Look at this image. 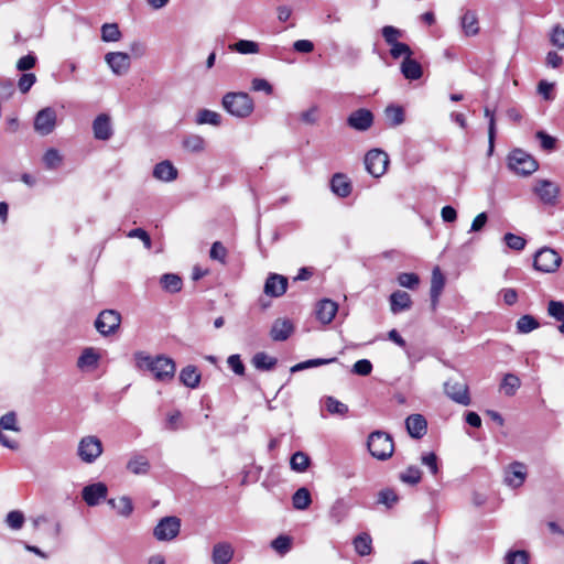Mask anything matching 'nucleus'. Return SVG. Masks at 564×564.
Masks as SVG:
<instances>
[{"label":"nucleus","instance_id":"1","mask_svg":"<svg viewBox=\"0 0 564 564\" xmlns=\"http://www.w3.org/2000/svg\"><path fill=\"white\" fill-rule=\"evenodd\" d=\"M135 365L139 369L151 371L158 381H170L175 376L176 366L172 358L164 355L151 357L142 351L134 355Z\"/></svg>","mask_w":564,"mask_h":564},{"label":"nucleus","instance_id":"2","mask_svg":"<svg viewBox=\"0 0 564 564\" xmlns=\"http://www.w3.org/2000/svg\"><path fill=\"white\" fill-rule=\"evenodd\" d=\"M223 107L235 117L246 118L253 111V101L247 93H227Z\"/></svg>","mask_w":564,"mask_h":564},{"label":"nucleus","instance_id":"3","mask_svg":"<svg viewBox=\"0 0 564 564\" xmlns=\"http://www.w3.org/2000/svg\"><path fill=\"white\" fill-rule=\"evenodd\" d=\"M367 446L371 456L379 460L388 459L394 452L392 437L382 431L372 432L368 437Z\"/></svg>","mask_w":564,"mask_h":564},{"label":"nucleus","instance_id":"4","mask_svg":"<svg viewBox=\"0 0 564 564\" xmlns=\"http://www.w3.org/2000/svg\"><path fill=\"white\" fill-rule=\"evenodd\" d=\"M508 166L516 174L528 176L538 170L539 164L529 153L521 149H514L508 156Z\"/></svg>","mask_w":564,"mask_h":564},{"label":"nucleus","instance_id":"5","mask_svg":"<svg viewBox=\"0 0 564 564\" xmlns=\"http://www.w3.org/2000/svg\"><path fill=\"white\" fill-rule=\"evenodd\" d=\"M104 446L95 435H87L80 438L77 447V455L86 464L95 463L102 454Z\"/></svg>","mask_w":564,"mask_h":564},{"label":"nucleus","instance_id":"6","mask_svg":"<svg viewBox=\"0 0 564 564\" xmlns=\"http://www.w3.org/2000/svg\"><path fill=\"white\" fill-rule=\"evenodd\" d=\"M561 261L562 259L555 250L543 247L536 251L533 260V267L536 271L551 273L557 270Z\"/></svg>","mask_w":564,"mask_h":564},{"label":"nucleus","instance_id":"7","mask_svg":"<svg viewBox=\"0 0 564 564\" xmlns=\"http://www.w3.org/2000/svg\"><path fill=\"white\" fill-rule=\"evenodd\" d=\"M445 394L454 402L462 405L470 404L468 384L464 379L451 378L444 383Z\"/></svg>","mask_w":564,"mask_h":564},{"label":"nucleus","instance_id":"8","mask_svg":"<svg viewBox=\"0 0 564 564\" xmlns=\"http://www.w3.org/2000/svg\"><path fill=\"white\" fill-rule=\"evenodd\" d=\"M389 156L379 149L370 150L365 156V166L367 172L373 177L382 176L388 167Z\"/></svg>","mask_w":564,"mask_h":564},{"label":"nucleus","instance_id":"9","mask_svg":"<svg viewBox=\"0 0 564 564\" xmlns=\"http://www.w3.org/2000/svg\"><path fill=\"white\" fill-rule=\"evenodd\" d=\"M121 315L115 310H105L99 313L95 321V327L102 336H109L119 328Z\"/></svg>","mask_w":564,"mask_h":564},{"label":"nucleus","instance_id":"10","mask_svg":"<svg viewBox=\"0 0 564 564\" xmlns=\"http://www.w3.org/2000/svg\"><path fill=\"white\" fill-rule=\"evenodd\" d=\"M532 191L544 205H556L560 195V187L554 182L549 180H536Z\"/></svg>","mask_w":564,"mask_h":564},{"label":"nucleus","instance_id":"11","mask_svg":"<svg viewBox=\"0 0 564 564\" xmlns=\"http://www.w3.org/2000/svg\"><path fill=\"white\" fill-rule=\"evenodd\" d=\"M57 113L52 107L41 109L34 118V130L41 135H48L56 127Z\"/></svg>","mask_w":564,"mask_h":564},{"label":"nucleus","instance_id":"12","mask_svg":"<svg viewBox=\"0 0 564 564\" xmlns=\"http://www.w3.org/2000/svg\"><path fill=\"white\" fill-rule=\"evenodd\" d=\"M181 521L177 517H165L160 520L153 530V535L159 541H171L180 533Z\"/></svg>","mask_w":564,"mask_h":564},{"label":"nucleus","instance_id":"13","mask_svg":"<svg viewBox=\"0 0 564 564\" xmlns=\"http://www.w3.org/2000/svg\"><path fill=\"white\" fill-rule=\"evenodd\" d=\"M352 509V502L349 498H337L328 510V519L333 524L343 523L349 516Z\"/></svg>","mask_w":564,"mask_h":564},{"label":"nucleus","instance_id":"14","mask_svg":"<svg viewBox=\"0 0 564 564\" xmlns=\"http://www.w3.org/2000/svg\"><path fill=\"white\" fill-rule=\"evenodd\" d=\"M105 61L117 76L127 74L131 65L130 56L124 52H109L105 55Z\"/></svg>","mask_w":564,"mask_h":564},{"label":"nucleus","instance_id":"15","mask_svg":"<svg viewBox=\"0 0 564 564\" xmlns=\"http://www.w3.org/2000/svg\"><path fill=\"white\" fill-rule=\"evenodd\" d=\"M347 123L357 131H367L373 123V115L370 110L361 108L348 116Z\"/></svg>","mask_w":564,"mask_h":564},{"label":"nucleus","instance_id":"16","mask_svg":"<svg viewBox=\"0 0 564 564\" xmlns=\"http://www.w3.org/2000/svg\"><path fill=\"white\" fill-rule=\"evenodd\" d=\"M107 486L104 482H96L86 486L82 491V497L84 501L93 507L100 503L101 500L107 497Z\"/></svg>","mask_w":564,"mask_h":564},{"label":"nucleus","instance_id":"17","mask_svg":"<svg viewBox=\"0 0 564 564\" xmlns=\"http://www.w3.org/2000/svg\"><path fill=\"white\" fill-rule=\"evenodd\" d=\"M525 476V466L522 463L514 462L506 469L505 482L512 488H518L524 482Z\"/></svg>","mask_w":564,"mask_h":564},{"label":"nucleus","instance_id":"18","mask_svg":"<svg viewBox=\"0 0 564 564\" xmlns=\"http://www.w3.org/2000/svg\"><path fill=\"white\" fill-rule=\"evenodd\" d=\"M288 279L283 275L272 273L264 283V293L269 296L278 297L285 293Z\"/></svg>","mask_w":564,"mask_h":564},{"label":"nucleus","instance_id":"19","mask_svg":"<svg viewBox=\"0 0 564 564\" xmlns=\"http://www.w3.org/2000/svg\"><path fill=\"white\" fill-rule=\"evenodd\" d=\"M93 131L97 140H109L113 133L110 117L106 113L98 115L93 122Z\"/></svg>","mask_w":564,"mask_h":564},{"label":"nucleus","instance_id":"20","mask_svg":"<svg viewBox=\"0 0 564 564\" xmlns=\"http://www.w3.org/2000/svg\"><path fill=\"white\" fill-rule=\"evenodd\" d=\"M445 286V276L443 275L441 269L438 267H435L432 271V278H431V306L432 310H435L438 304V299L443 292V289Z\"/></svg>","mask_w":564,"mask_h":564},{"label":"nucleus","instance_id":"21","mask_svg":"<svg viewBox=\"0 0 564 564\" xmlns=\"http://www.w3.org/2000/svg\"><path fill=\"white\" fill-rule=\"evenodd\" d=\"M294 327L290 319L279 318L273 323L270 336L275 341H284L291 336Z\"/></svg>","mask_w":564,"mask_h":564},{"label":"nucleus","instance_id":"22","mask_svg":"<svg viewBox=\"0 0 564 564\" xmlns=\"http://www.w3.org/2000/svg\"><path fill=\"white\" fill-rule=\"evenodd\" d=\"M409 434L414 438H421L426 434L427 423L423 415L411 414L405 420Z\"/></svg>","mask_w":564,"mask_h":564},{"label":"nucleus","instance_id":"23","mask_svg":"<svg viewBox=\"0 0 564 564\" xmlns=\"http://www.w3.org/2000/svg\"><path fill=\"white\" fill-rule=\"evenodd\" d=\"M234 557V547L228 542L216 543L212 552L213 564H228Z\"/></svg>","mask_w":564,"mask_h":564},{"label":"nucleus","instance_id":"24","mask_svg":"<svg viewBox=\"0 0 564 564\" xmlns=\"http://www.w3.org/2000/svg\"><path fill=\"white\" fill-rule=\"evenodd\" d=\"M338 306L332 300L325 299L317 304L316 316L323 324H328L333 321L337 313Z\"/></svg>","mask_w":564,"mask_h":564},{"label":"nucleus","instance_id":"25","mask_svg":"<svg viewBox=\"0 0 564 564\" xmlns=\"http://www.w3.org/2000/svg\"><path fill=\"white\" fill-rule=\"evenodd\" d=\"M100 355L93 347H86L77 359V367L82 371L95 369L98 366Z\"/></svg>","mask_w":564,"mask_h":564},{"label":"nucleus","instance_id":"26","mask_svg":"<svg viewBox=\"0 0 564 564\" xmlns=\"http://www.w3.org/2000/svg\"><path fill=\"white\" fill-rule=\"evenodd\" d=\"M330 189L338 197H347L351 193L349 178L341 173H336L330 180Z\"/></svg>","mask_w":564,"mask_h":564},{"label":"nucleus","instance_id":"27","mask_svg":"<svg viewBox=\"0 0 564 564\" xmlns=\"http://www.w3.org/2000/svg\"><path fill=\"white\" fill-rule=\"evenodd\" d=\"M153 176L163 182H172L177 177V170L170 161H162L154 166Z\"/></svg>","mask_w":564,"mask_h":564},{"label":"nucleus","instance_id":"28","mask_svg":"<svg viewBox=\"0 0 564 564\" xmlns=\"http://www.w3.org/2000/svg\"><path fill=\"white\" fill-rule=\"evenodd\" d=\"M411 305V296L404 291H395L390 295V308L393 314L406 311Z\"/></svg>","mask_w":564,"mask_h":564},{"label":"nucleus","instance_id":"29","mask_svg":"<svg viewBox=\"0 0 564 564\" xmlns=\"http://www.w3.org/2000/svg\"><path fill=\"white\" fill-rule=\"evenodd\" d=\"M400 69L402 75L409 80H417L423 75L421 64L413 59L412 56L402 61Z\"/></svg>","mask_w":564,"mask_h":564},{"label":"nucleus","instance_id":"30","mask_svg":"<svg viewBox=\"0 0 564 564\" xmlns=\"http://www.w3.org/2000/svg\"><path fill=\"white\" fill-rule=\"evenodd\" d=\"M460 24L466 36H474L479 32L478 17L475 11L467 10L462 17Z\"/></svg>","mask_w":564,"mask_h":564},{"label":"nucleus","instance_id":"31","mask_svg":"<svg viewBox=\"0 0 564 564\" xmlns=\"http://www.w3.org/2000/svg\"><path fill=\"white\" fill-rule=\"evenodd\" d=\"M180 380L184 386L195 389L200 382V373L195 366L189 365L181 370Z\"/></svg>","mask_w":564,"mask_h":564},{"label":"nucleus","instance_id":"32","mask_svg":"<svg viewBox=\"0 0 564 564\" xmlns=\"http://www.w3.org/2000/svg\"><path fill=\"white\" fill-rule=\"evenodd\" d=\"M161 286L169 293H177L182 290L183 281L174 273H165L160 279Z\"/></svg>","mask_w":564,"mask_h":564},{"label":"nucleus","instance_id":"33","mask_svg":"<svg viewBox=\"0 0 564 564\" xmlns=\"http://www.w3.org/2000/svg\"><path fill=\"white\" fill-rule=\"evenodd\" d=\"M384 116L390 127H398L405 120L404 110L400 106H388L384 109Z\"/></svg>","mask_w":564,"mask_h":564},{"label":"nucleus","instance_id":"34","mask_svg":"<svg viewBox=\"0 0 564 564\" xmlns=\"http://www.w3.org/2000/svg\"><path fill=\"white\" fill-rule=\"evenodd\" d=\"M150 468V463L143 455L133 456L127 464V469L134 475L147 474Z\"/></svg>","mask_w":564,"mask_h":564},{"label":"nucleus","instance_id":"35","mask_svg":"<svg viewBox=\"0 0 564 564\" xmlns=\"http://www.w3.org/2000/svg\"><path fill=\"white\" fill-rule=\"evenodd\" d=\"M355 551L360 556L369 555L372 551V540L368 533H360L354 539Z\"/></svg>","mask_w":564,"mask_h":564},{"label":"nucleus","instance_id":"36","mask_svg":"<svg viewBox=\"0 0 564 564\" xmlns=\"http://www.w3.org/2000/svg\"><path fill=\"white\" fill-rule=\"evenodd\" d=\"M547 314L560 322L558 330L564 335V303L561 301H550L547 305Z\"/></svg>","mask_w":564,"mask_h":564},{"label":"nucleus","instance_id":"37","mask_svg":"<svg viewBox=\"0 0 564 564\" xmlns=\"http://www.w3.org/2000/svg\"><path fill=\"white\" fill-rule=\"evenodd\" d=\"M293 507L297 510H305L312 502L311 494L307 488L297 489L292 497Z\"/></svg>","mask_w":564,"mask_h":564},{"label":"nucleus","instance_id":"38","mask_svg":"<svg viewBox=\"0 0 564 564\" xmlns=\"http://www.w3.org/2000/svg\"><path fill=\"white\" fill-rule=\"evenodd\" d=\"M108 503L122 517H128L133 510L132 502L128 497H121L118 500L110 499Z\"/></svg>","mask_w":564,"mask_h":564},{"label":"nucleus","instance_id":"39","mask_svg":"<svg viewBox=\"0 0 564 564\" xmlns=\"http://www.w3.org/2000/svg\"><path fill=\"white\" fill-rule=\"evenodd\" d=\"M252 364L259 370H271L276 365V359L265 352H257L252 358Z\"/></svg>","mask_w":564,"mask_h":564},{"label":"nucleus","instance_id":"40","mask_svg":"<svg viewBox=\"0 0 564 564\" xmlns=\"http://www.w3.org/2000/svg\"><path fill=\"white\" fill-rule=\"evenodd\" d=\"M197 123L199 124H212V126H220L221 116L213 110L203 109L197 113Z\"/></svg>","mask_w":564,"mask_h":564},{"label":"nucleus","instance_id":"41","mask_svg":"<svg viewBox=\"0 0 564 564\" xmlns=\"http://www.w3.org/2000/svg\"><path fill=\"white\" fill-rule=\"evenodd\" d=\"M271 547L281 556L290 552L292 547V538L281 534L271 541Z\"/></svg>","mask_w":564,"mask_h":564},{"label":"nucleus","instance_id":"42","mask_svg":"<svg viewBox=\"0 0 564 564\" xmlns=\"http://www.w3.org/2000/svg\"><path fill=\"white\" fill-rule=\"evenodd\" d=\"M183 147L191 152H202L205 149V140L198 134H189L184 138Z\"/></svg>","mask_w":564,"mask_h":564},{"label":"nucleus","instance_id":"43","mask_svg":"<svg viewBox=\"0 0 564 564\" xmlns=\"http://www.w3.org/2000/svg\"><path fill=\"white\" fill-rule=\"evenodd\" d=\"M485 117L488 118V154L491 155L495 147V138H496V119L495 113L489 108H485Z\"/></svg>","mask_w":564,"mask_h":564},{"label":"nucleus","instance_id":"44","mask_svg":"<svg viewBox=\"0 0 564 564\" xmlns=\"http://www.w3.org/2000/svg\"><path fill=\"white\" fill-rule=\"evenodd\" d=\"M539 326V322L532 315H523L517 322V330L520 334H528Z\"/></svg>","mask_w":564,"mask_h":564},{"label":"nucleus","instance_id":"45","mask_svg":"<svg viewBox=\"0 0 564 564\" xmlns=\"http://www.w3.org/2000/svg\"><path fill=\"white\" fill-rule=\"evenodd\" d=\"M230 48L240 54H257L259 53V44L249 40H239Z\"/></svg>","mask_w":564,"mask_h":564},{"label":"nucleus","instance_id":"46","mask_svg":"<svg viewBox=\"0 0 564 564\" xmlns=\"http://www.w3.org/2000/svg\"><path fill=\"white\" fill-rule=\"evenodd\" d=\"M290 465L293 470L303 473L310 465V457L303 452H296L292 455Z\"/></svg>","mask_w":564,"mask_h":564},{"label":"nucleus","instance_id":"47","mask_svg":"<svg viewBox=\"0 0 564 564\" xmlns=\"http://www.w3.org/2000/svg\"><path fill=\"white\" fill-rule=\"evenodd\" d=\"M121 37V32L116 23H106L101 26V39L105 42H117Z\"/></svg>","mask_w":564,"mask_h":564},{"label":"nucleus","instance_id":"48","mask_svg":"<svg viewBox=\"0 0 564 564\" xmlns=\"http://www.w3.org/2000/svg\"><path fill=\"white\" fill-rule=\"evenodd\" d=\"M501 388L506 395L511 397L520 388V379L516 375L508 373L502 380Z\"/></svg>","mask_w":564,"mask_h":564},{"label":"nucleus","instance_id":"49","mask_svg":"<svg viewBox=\"0 0 564 564\" xmlns=\"http://www.w3.org/2000/svg\"><path fill=\"white\" fill-rule=\"evenodd\" d=\"M325 408L330 414L345 415L348 406L333 397L325 398Z\"/></svg>","mask_w":564,"mask_h":564},{"label":"nucleus","instance_id":"50","mask_svg":"<svg viewBox=\"0 0 564 564\" xmlns=\"http://www.w3.org/2000/svg\"><path fill=\"white\" fill-rule=\"evenodd\" d=\"M390 55L394 59H399L401 57H403V59H405V58L412 56L413 52L408 44L399 41V42L390 45Z\"/></svg>","mask_w":564,"mask_h":564},{"label":"nucleus","instance_id":"51","mask_svg":"<svg viewBox=\"0 0 564 564\" xmlns=\"http://www.w3.org/2000/svg\"><path fill=\"white\" fill-rule=\"evenodd\" d=\"M63 158L56 149H48L43 155V162L50 170L56 169L61 165Z\"/></svg>","mask_w":564,"mask_h":564},{"label":"nucleus","instance_id":"52","mask_svg":"<svg viewBox=\"0 0 564 564\" xmlns=\"http://www.w3.org/2000/svg\"><path fill=\"white\" fill-rule=\"evenodd\" d=\"M381 34L389 46L399 42V39L403 36V32L392 25L383 26L381 29Z\"/></svg>","mask_w":564,"mask_h":564},{"label":"nucleus","instance_id":"53","mask_svg":"<svg viewBox=\"0 0 564 564\" xmlns=\"http://www.w3.org/2000/svg\"><path fill=\"white\" fill-rule=\"evenodd\" d=\"M422 473L416 466H409L405 471L400 475V479L410 485H416L420 482Z\"/></svg>","mask_w":564,"mask_h":564},{"label":"nucleus","instance_id":"54","mask_svg":"<svg viewBox=\"0 0 564 564\" xmlns=\"http://www.w3.org/2000/svg\"><path fill=\"white\" fill-rule=\"evenodd\" d=\"M503 240L510 249L517 250V251L523 250L525 247V243H527V241L523 237L511 234V232L506 234L503 237Z\"/></svg>","mask_w":564,"mask_h":564},{"label":"nucleus","instance_id":"55","mask_svg":"<svg viewBox=\"0 0 564 564\" xmlns=\"http://www.w3.org/2000/svg\"><path fill=\"white\" fill-rule=\"evenodd\" d=\"M421 463L426 466L433 476L438 474V458L435 453H424L421 456Z\"/></svg>","mask_w":564,"mask_h":564},{"label":"nucleus","instance_id":"56","mask_svg":"<svg viewBox=\"0 0 564 564\" xmlns=\"http://www.w3.org/2000/svg\"><path fill=\"white\" fill-rule=\"evenodd\" d=\"M6 523L8 524L9 528H11L13 530H19L22 528V525L24 523V516L19 510L10 511L7 514Z\"/></svg>","mask_w":564,"mask_h":564},{"label":"nucleus","instance_id":"57","mask_svg":"<svg viewBox=\"0 0 564 564\" xmlns=\"http://www.w3.org/2000/svg\"><path fill=\"white\" fill-rule=\"evenodd\" d=\"M398 283L408 289H415L420 283V278L415 273H400L398 275Z\"/></svg>","mask_w":564,"mask_h":564},{"label":"nucleus","instance_id":"58","mask_svg":"<svg viewBox=\"0 0 564 564\" xmlns=\"http://www.w3.org/2000/svg\"><path fill=\"white\" fill-rule=\"evenodd\" d=\"M0 429L19 432L20 429L17 423V415L14 412H8L0 419Z\"/></svg>","mask_w":564,"mask_h":564},{"label":"nucleus","instance_id":"59","mask_svg":"<svg viewBox=\"0 0 564 564\" xmlns=\"http://www.w3.org/2000/svg\"><path fill=\"white\" fill-rule=\"evenodd\" d=\"M398 501L397 494L391 489H383L379 492L378 502L384 505L387 508L393 507Z\"/></svg>","mask_w":564,"mask_h":564},{"label":"nucleus","instance_id":"60","mask_svg":"<svg viewBox=\"0 0 564 564\" xmlns=\"http://www.w3.org/2000/svg\"><path fill=\"white\" fill-rule=\"evenodd\" d=\"M209 257L213 260H217L221 263H225L226 257H227V249L224 247V245L221 242L216 241L213 243V246L210 248Z\"/></svg>","mask_w":564,"mask_h":564},{"label":"nucleus","instance_id":"61","mask_svg":"<svg viewBox=\"0 0 564 564\" xmlns=\"http://www.w3.org/2000/svg\"><path fill=\"white\" fill-rule=\"evenodd\" d=\"M529 555L525 551H513L506 555V564H528Z\"/></svg>","mask_w":564,"mask_h":564},{"label":"nucleus","instance_id":"62","mask_svg":"<svg viewBox=\"0 0 564 564\" xmlns=\"http://www.w3.org/2000/svg\"><path fill=\"white\" fill-rule=\"evenodd\" d=\"M35 82L36 77L33 73H24L18 82V87L22 94H26Z\"/></svg>","mask_w":564,"mask_h":564},{"label":"nucleus","instance_id":"63","mask_svg":"<svg viewBox=\"0 0 564 564\" xmlns=\"http://www.w3.org/2000/svg\"><path fill=\"white\" fill-rule=\"evenodd\" d=\"M372 371V364L368 359H360L352 366V372L358 376H368Z\"/></svg>","mask_w":564,"mask_h":564},{"label":"nucleus","instance_id":"64","mask_svg":"<svg viewBox=\"0 0 564 564\" xmlns=\"http://www.w3.org/2000/svg\"><path fill=\"white\" fill-rule=\"evenodd\" d=\"M551 42L554 46L561 50L564 48V29L555 26L551 34Z\"/></svg>","mask_w":564,"mask_h":564}]
</instances>
